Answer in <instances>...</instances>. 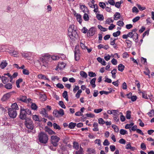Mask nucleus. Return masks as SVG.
Here are the masks:
<instances>
[{"instance_id": "c9c22d12", "label": "nucleus", "mask_w": 154, "mask_h": 154, "mask_svg": "<svg viewBox=\"0 0 154 154\" xmlns=\"http://www.w3.org/2000/svg\"><path fill=\"white\" fill-rule=\"evenodd\" d=\"M32 119L35 121L38 122H41V120L39 119L38 116L36 115L32 116Z\"/></svg>"}, {"instance_id": "0e129e2a", "label": "nucleus", "mask_w": 154, "mask_h": 154, "mask_svg": "<svg viewBox=\"0 0 154 154\" xmlns=\"http://www.w3.org/2000/svg\"><path fill=\"white\" fill-rule=\"evenodd\" d=\"M23 74L25 75H28L29 73V70L26 69H23Z\"/></svg>"}, {"instance_id": "7ed1b4c3", "label": "nucleus", "mask_w": 154, "mask_h": 154, "mask_svg": "<svg viewBox=\"0 0 154 154\" xmlns=\"http://www.w3.org/2000/svg\"><path fill=\"white\" fill-rule=\"evenodd\" d=\"M24 125L28 129L31 130L33 129V124L31 119L29 118L25 119Z\"/></svg>"}, {"instance_id": "72a5a7b5", "label": "nucleus", "mask_w": 154, "mask_h": 154, "mask_svg": "<svg viewBox=\"0 0 154 154\" xmlns=\"http://www.w3.org/2000/svg\"><path fill=\"white\" fill-rule=\"evenodd\" d=\"M5 75H7L8 77H9L10 78V82L11 83H13L14 82H13V79L14 78L12 77H11V75L9 73H4V74Z\"/></svg>"}, {"instance_id": "9b49d317", "label": "nucleus", "mask_w": 154, "mask_h": 154, "mask_svg": "<svg viewBox=\"0 0 154 154\" xmlns=\"http://www.w3.org/2000/svg\"><path fill=\"white\" fill-rule=\"evenodd\" d=\"M40 113L42 115V116L44 117L49 118L50 116H48V114L47 113L46 110L45 108H43L41 109Z\"/></svg>"}, {"instance_id": "a211bd4d", "label": "nucleus", "mask_w": 154, "mask_h": 154, "mask_svg": "<svg viewBox=\"0 0 154 154\" xmlns=\"http://www.w3.org/2000/svg\"><path fill=\"white\" fill-rule=\"evenodd\" d=\"M80 8L84 13L88 11L87 8L85 5H80Z\"/></svg>"}, {"instance_id": "774afa93", "label": "nucleus", "mask_w": 154, "mask_h": 154, "mask_svg": "<svg viewBox=\"0 0 154 154\" xmlns=\"http://www.w3.org/2000/svg\"><path fill=\"white\" fill-rule=\"evenodd\" d=\"M140 18V17L139 16L136 17L132 20V21L133 23H135L138 21Z\"/></svg>"}, {"instance_id": "e2e57ef3", "label": "nucleus", "mask_w": 154, "mask_h": 154, "mask_svg": "<svg viewBox=\"0 0 154 154\" xmlns=\"http://www.w3.org/2000/svg\"><path fill=\"white\" fill-rule=\"evenodd\" d=\"M98 123L100 124L103 125L105 124V122L102 118H100L98 119Z\"/></svg>"}, {"instance_id": "c85d7f7f", "label": "nucleus", "mask_w": 154, "mask_h": 154, "mask_svg": "<svg viewBox=\"0 0 154 154\" xmlns=\"http://www.w3.org/2000/svg\"><path fill=\"white\" fill-rule=\"evenodd\" d=\"M117 70L116 69H114L111 72V73L112 74V77L114 79L116 78V74L117 73Z\"/></svg>"}, {"instance_id": "f03ea898", "label": "nucleus", "mask_w": 154, "mask_h": 154, "mask_svg": "<svg viewBox=\"0 0 154 154\" xmlns=\"http://www.w3.org/2000/svg\"><path fill=\"white\" fill-rule=\"evenodd\" d=\"M74 26L73 25H70L68 29V36L71 39H74L78 36V35L75 30L74 29Z\"/></svg>"}, {"instance_id": "49530a36", "label": "nucleus", "mask_w": 154, "mask_h": 154, "mask_svg": "<svg viewBox=\"0 0 154 154\" xmlns=\"http://www.w3.org/2000/svg\"><path fill=\"white\" fill-rule=\"evenodd\" d=\"M134 125V123H131L129 124H127L125 126V128L126 129L130 128Z\"/></svg>"}, {"instance_id": "0eeeda50", "label": "nucleus", "mask_w": 154, "mask_h": 154, "mask_svg": "<svg viewBox=\"0 0 154 154\" xmlns=\"http://www.w3.org/2000/svg\"><path fill=\"white\" fill-rule=\"evenodd\" d=\"M8 114L11 118H15L17 116V112L15 109H8Z\"/></svg>"}, {"instance_id": "393cba45", "label": "nucleus", "mask_w": 154, "mask_h": 154, "mask_svg": "<svg viewBox=\"0 0 154 154\" xmlns=\"http://www.w3.org/2000/svg\"><path fill=\"white\" fill-rule=\"evenodd\" d=\"M125 66L122 64H119L118 66V69L119 71L122 72L124 70Z\"/></svg>"}, {"instance_id": "39448f33", "label": "nucleus", "mask_w": 154, "mask_h": 154, "mask_svg": "<svg viewBox=\"0 0 154 154\" xmlns=\"http://www.w3.org/2000/svg\"><path fill=\"white\" fill-rule=\"evenodd\" d=\"M137 30V29L135 28L133 29L131 32H132L133 39L136 43L138 41V35L136 32Z\"/></svg>"}, {"instance_id": "dca6fc26", "label": "nucleus", "mask_w": 154, "mask_h": 154, "mask_svg": "<svg viewBox=\"0 0 154 154\" xmlns=\"http://www.w3.org/2000/svg\"><path fill=\"white\" fill-rule=\"evenodd\" d=\"M45 131L48 133L50 135L55 134L56 133L52 130L51 129L49 128H46Z\"/></svg>"}, {"instance_id": "f3484780", "label": "nucleus", "mask_w": 154, "mask_h": 154, "mask_svg": "<svg viewBox=\"0 0 154 154\" xmlns=\"http://www.w3.org/2000/svg\"><path fill=\"white\" fill-rule=\"evenodd\" d=\"M132 35V32H129L128 33L127 35H123L122 36V38L124 39H127L129 37L130 38H133Z\"/></svg>"}, {"instance_id": "4d7b16f0", "label": "nucleus", "mask_w": 154, "mask_h": 154, "mask_svg": "<svg viewBox=\"0 0 154 154\" xmlns=\"http://www.w3.org/2000/svg\"><path fill=\"white\" fill-rule=\"evenodd\" d=\"M140 147L141 149L143 150H145L146 149V144L144 143H141Z\"/></svg>"}, {"instance_id": "5701e85b", "label": "nucleus", "mask_w": 154, "mask_h": 154, "mask_svg": "<svg viewBox=\"0 0 154 154\" xmlns=\"http://www.w3.org/2000/svg\"><path fill=\"white\" fill-rule=\"evenodd\" d=\"M121 16L119 12H117L115 13L114 15V20H117L120 18Z\"/></svg>"}, {"instance_id": "cd10ccee", "label": "nucleus", "mask_w": 154, "mask_h": 154, "mask_svg": "<svg viewBox=\"0 0 154 154\" xmlns=\"http://www.w3.org/2000/svg\"><path fill=\"white\" fill-rule=\"evenodd\" d=\"M96 17L98 20L100 21L103 20L104 19V17L102 14H96Z\"/></svg>"}, {"instance_id": "58836bf2", "label": "nucleus", "mask_w": 154, "mask_h": 154, "mask_svg": "<svg viewBox=\"0 0 154 154\" xmlns=\"http://www.w3.org/2000/svg\"><path fill=\"white\" fill-rule=\"evenodd\" d=\"M31 108L32 109L36 110L37 109L38 106L35 103H32L31 105Z\"/></svg>"}, {"instance_id": "8fccbe9b", "label": "nucleus", "mask_w": 154, "mask_h": 154, "mask_svg": "<svg viewBox=\"0 0 154 154\" xmlns=\"http://www.w3.org/2000/svg\"><path fill=\"white\" fill-rule=\"evenodd\" d=\"M88 75L91 77H95L96 76L95 73L92 72H88Z\"/></svg>"}, {"instance_id": "a18cd8bd", "label": "nucleus", "mask_w": 154, "mask_h": 154, "mask_svg": "<svg viewBox=\"0 0 154 154\" xmlns=\"http://www.w3.org/2000/svg\"><path fill=\"white\" fill-rule=\"evenodd\" d=\"M53 114L54 116L56 117L59 118V116L58 114V110H54L53 111Z\"/></svg>"}, {"instance_id": "412c9836", "label": "nucleus", "mask_w": 154, "mask_h": 154, "mask_svg": "<svg viewBox=\"0 0 154 154\" xmlns=\"http://www.w3.org/2000/svg\"><path fill=\"white\" fill-rule=\"evenodd\" d=\"M11 107V108H10V109H15L16 110L19 109L18 106L16 103L12 104Z\"/></svg>"}, {"instance_id": "ea45409f", "label": "nucleus", "mask_w": 154, "mask_h": 154, "mask_svg": "<svg viewBox=\"0 0 154 154\" xmlns=\"http://www.w3.org/2000/svg\"><path fill=\"white\" fill-rule=\"evenodd\" d=\"M126 117L127 119H130L131 118V112L130 111H128L126 112Z\"/></svg>"}, {"instance_id": "6e6d98bb", "label": "nucleus", "mask_w": 154, "mask_h": 154, "mask_svg": "<svg viewBox=\"0 0 154 154\" xmlns=\"http://www.w3.org/2000/svg\"><path fill=\"white\" fill-rule=\"evenodd\" d=\"M99 5L100 7L103 9H104L106 7V5L105 3L103 2H100L99 3Z\"/></svg>"}, {"instance_id": "864d4df0", "label": "nucleus", "mask_w": 154, "mask_h": 154, "mask_svg": "<svg viewBox=\"0 0 154 154\" xmlns=\"http://www.w3.org/2000/svg\"><path fill=\"white\" fill-rule=\"evenodd\" d=\"M121 33V32L120 31H118L116 32H114L113 33V35L115 37H116L119 35Z\"/></svg>"}, {"instance_id": "09e8293b", "label": "nucleus", "mask_w": 154, "mask_h": 154, "mask_svg": "<svg viewBox=\"0 0 154 154\" xmlns=\"http://www.w3.org/2000/svg\"><path fill=\"white\" fill-rule=\"evenodd\" d=\"M112 127L114 129L115 132H118L119 131V129L117 126L114 125H112Z\"/></svg>"}, {"instance_id": "6e6552de", "label": "nucleus", "mask_w": 154, "mask_h": 154, "mask_svg": "<svg viewBox=\"0 0 154 154\" xmlns=\"http://www.w3.org/2000/svg\"><path fill=\"white\" fill-rule=\"evenodd\" d=\"M27 114H26L25 109L21 108L20 110V118L22 119H25L27 118L26 117V115Z\"/></svg>"}, {"instance_id": "5fc2aeb1", "label": "nucleus", "mask_w": 154, "mask_h": 154, "mask_svg": "<svg viewBox=\"0 0 154 154\" xmlns=\"http://www.w3.org/2000/svg\"><path fill=\"white\" fill-rule=\"evenodd\" d=\"M124 24V23L121 20H119L117 22V24L120 26H123Z\"/></svg>"}, {"instance_id": "c756f323", "label": "nucleus", "mask_w": 154, "mask_h": 154, "mask_svg": "<svg viewBox=\"0 0 154 154\" xmlns=\"http://www.w3.org/2000/svg\"><path fill=\"white\" fill-rule=\"evenodd\" d=\"M125 41L127 44V47L128 48H130L132 45V42L129 39H126Z\"/></svg>"}, {"instance_id": "bf43d9fd", "label": "nucleus", "mask_w": 154, "mask_h": 154, "mask_svg": "<svg viewBox=\"0 0 154 154\" xmlns=\"http://www.w3.org/2000/svg\"><path fill=\"white\" fill-rule=\"evenodd\" d=\"M142 96L143 98H145L146 99H148V98L147 96V95L146 94V91H144L143 92H142Z\"/></svg>"}, {"instance_id": "ddd939ff", "label": "nucleus", "mask_w": 154, "mask_h": 154, "mask_svg": "<svg viewBox=\"0 0 154 154\" xmlns=\"http://www.w3.org/2000/svg\"><path fill=\"white\" fill-rule=\"evenodd\" d=\"M95 31L94 27L90 28L87 33L88 35L89 36H93L95 34Z\"/></svg>"}, {"instance_id": "79ce46f5", "label": "nucleus", "mask_w": 154, "mask_h": 154, "mask_svg": "<svg viewBox=\"0 0 154 154\" xmlns=\"http://www.w3.org/2000/svg\"><path fill=\"white\" fill-rule=\"evenodd\" d=\"M114 20L112 19V18H108L106 21V23L109 24L111 23H113Z\"/></svg>"}, {"instance_id": "13d9d810", "label": "nucleus", "mask_w": 154, "mask_h": 154, "mask_svg": "<svg viewBox=\"0 0 154 154\" xmlns=\"http://www.w3.org/2000/svg\"><path fill=\"white\" fill-rule=\"evenodd\" d=\"M10 51L9 53L11 54L14 57L18 54V52L16 51Z\"/></svg>"}, {"instance_id": "7c9ffc66", "label": "nucleus", "mask_w": 154, "mask_h": 154, "mask_svg": "<svg viewBox=\"0 0 154 154\" xmlns=\"http://www.w3.org/2000/svg\"><path fill=\"white\" fill-rule=\"evenodd\" d=\"M76 125V124L75 123L71 122L69 123L68 125V128L70 129H73L74 128Z\"/></svg>"}, {"instance_id": "338daca9", "label": "nucleus", "mask_w": 154, "mask_h": 154, "mask_svg": "<svg viewBox=\"0 0 154 154\" xmlns=\"http://www.w3.org/2000/svg\"><path fill=\"white\" fill-rule=\"evenodd\" d=\"M51 58L52 60H59L60 59V57L57 55H53L51 57Z\"/></svg>"}, {"instance_id": "bb28decb", "label": "nucleus", "mask_w": 154, "mask_h": 154, "mask_svg": "<svg viewBox=\"0 0 154 154\" xmlns=\"http://www.w3.org/2000/svg\"><path fill=\"white\" fill-rule=\"evenodd\" d=\"M5 88L7 89H11L12 88V85L10 83H8L4 85Z\"/></svg>"}, {"instance_id": "20e7f679", "label": "nucleus", "mask_w": 154, "mask_h": 154, "mask_svg": "<svg viewBox=\"0 0 154 154\" xmlns=\"http://www.w3.org/2000/svg\"><path fill=\"white\" fill-rule=\"evenodd\" d=\"M60 139V138L56 135L52 136L51 137V143L54 147H57Z\"/></svg>"}, {"instance_id": "f8f14e48", "label": "nucleus", "mask_w": 154, "mask_h": 154, "mask_svg": "<svg viewBox=\"0 0 154 154\" xmlns=\"http://www.w3.org/2000/svg\"><path fill=\"white\" fill-rule=\"evenodd\" d=\"M27 97L25 96H20L19 97L17 98V100L18 101H21L25 103L26 102V99Z\"/></svg>"}, {"instance_id": "9d476101", "label": "nucleus", "mask_w": 154, "mask_h": 154, "mask_svg": "<svg viewBox=\"0 0 154 154\" xmlns=\"http://www.w3.org/2000/svg\"><path fill=\"white\" fill-rule=\"evenodd\" d=\"M21 54L23 57L27 60H30V57L32 56V53L30 52H23L21 53Z\"/></svg>"}, {"instance_id": "de8ad7c7", "label": "nucleus", "mask_w": 154, "mask_h": 154, "mask_svg": "<svg viewBox=\"0 0 154 154\" xmlns=\"http://www.w3.org/2000/svg\"><path fill=\"white\" fill-rule=\"evenodd\" d=\"M112 91V90L109 91H102L100 92V93L101 95L103 94H105L106 95H107L109 93H110Z\"/></svg>"}, {"instance_id": "423d86ee", "label": "nucleus", "mask_w": 154, "mask_h": 154, "mask_svg": "<svg viewBox=\"0 0 154 154\" xmlns=\"http://www.w3.org/2000/svg\"><path fill=\"white\" fill-rule=\"evenodd\" d=\"M49 57V55L47 54H45L42 56V57L40 58V64L43 66H45V65L47 63V61Z\"/></svg>"}, {"instance_id": "b1692460", "label": "nucleus", "mask_w": 154, "mask_h": 154, "mask_svg": "<svg viewBox=\"0 0 154 154\" xmlns=\"http://www.w3.org/2000/svg\"><path fill=\"white\" fill-rule=\"evenodd\" d=\"M145 71L143 72V73L145 74V75H147L148 76V78L150 79V78L149 74L150 73V70L148 68H145Z\"/></svg>"}, {"instance_id": "4468645a", "label": "nucleus", "mask_w": 154, "mask_h": 154, "mask_svg": "<svg viewBox=\"0 0 154 154\" xmlns=\"http://www.w3.org/2000/svg\"><path fill=\"white\" fill-rule=\"evenodd\" d=\"M75 16L76 17L77 20L80 24H81L82 22V16L78 14H77L76 15L75 14Z\"/></svg>"}, {"instance_id": "a19ab883", "label": "nucleus", "mask_w": 154, "mask_h": 154, "mask_svg": "<svg viewBox=\"0 0 154 154\" xmlns=\"http://www.w3.org/2000/svg\"><path fill=\"white\" fill-rule=\"evenodd\" d=\"M98 28L100 29L101 31L105 32L107 30V29L106 28L103 27L100 25H98Z\"/></svg>"}, {"instance_id": "2eb2a0df", "label": "nucleus", "mask_w": 154, "mask_h": 154, "mask_svg": "<svg viewBox=\"0 0 154 154\" xmlns=\"http://www.w3.org/2000/svg\"><path fill=\"white\" fill-rule=\"evenodd\" d=\"M4 75L3 76L1 77L2 82L4 84H6L9 81L8 77H6Z\"/></svg>"}, {"instance_id": "a878e982", "label": "nucleus", "mask_w": 154, "mask_h": 154, "mask_svg": "<svg viewBox=\"0 0 154 154\" xmlns=\"http://www.w3.org/2000/svg\"><path fill=\"white\" fill-rule=\"evenodd\" d=\"M38 78L39 79H46L47 80H49V79L47 78L46 76L42 74H39L38 75Z\"/></svg>"}, {"instance_id": "6ab92c4d", "label": "nucleus", "mask_w": 154, "mask_h": 154, "mask_svg": "<svg viewBox=\"0 0 154 154\" xmlns=\"http://www.w3.org/2000/svg\"><path fill=\"white\" fill-rule=\"evenodd\" d=\"M126 149H130L131 150L134 151L135 149V148L134 147H132L131 145V143H129L126 146Z\"/></svg>"}, {"instance_id": "aec40b11", "label": "nucleus", "mask_w": 154, "mask_h": 154, "mask_svg": "<svg viewBox=\"0 0 154 154\" xmlns=\"http://www.w3.org/2000/svg\"><path fill=\"white\" fill-rule=\"evenodd\" d=\"M7 65L8 63L6 61L3 60L0 64V67L2 69H3Z\"/></svg>"}, {"instance_id": "680f3d73", "label": "nucleus", "mask_w": 154, "mask_h": 154, "mask_svg": "<svg viewBox=\"0 0 154 154\" xmlns=\"http://www.w3.org/2000/svg\"><path fill=\"white\" fill-rule=\"evenodd\" d=\"M132 11L133 12H135V13H137L139 12L138 10V9L135 6H134L133 8L132 9Z\"/></svg>"}, {"instance_id": "4c0bfd02", "label": "nucleus", "mask_w": 154, "mask_h": 154, "mask_svg": "<svg viewBox=\"0 0 154 154\" xmlns=\"http://www.w3.org/2000/svg\"><path fill=\"white\" fill-rule=\"evenodd\" d=\"M83 18L85 21H88L89 19V18L88 14L85 13L83 16Z\"/></svg>"}, {"instance_id": "c03bdc74", "label": "nucleus", "mask_w": 154, "mask_h": 154, "mask_svg": "<svg viewBox=\"0 0 154 154\" xmlns=\"http://www.w3.org/2000/svg\"><path fill=\"white\" fill-rule=\"evenodd\" d=\"M53 126L54 128L55 129H58L60 130L61 129V128L60 126L56 123H54L53 124Z\"/></svg>"}, {"instance_id": "69168bd1", "label": "nucleus", "mask_w": 154, "mask_h": 154, "mask_svg": "<svg viewBox=\"0 0 154 154\" xmlns=\"http://www.w3.org/2000/svg\"><path fill=\"white\" fill-rule=\"evenodd\" d=\"M82 92V91L81 90H79L77 93L75 94V97L78 98L80 97V94Z\"/></svg>"}, {"instance_id": "473e14b6", "label": "nucleus", "mask_w": 154, "mask_h": 154, "mask_svg": "<svg viewBox=\"0 0 154 154\" xmlns=\"http://www.w3.org/2000/svg\"><path fill=\"white\" fill-rule=\"evenodd\" d=\"M73 147L76 150H78L79 149V146L77 142L76 141L73 142Z\"/></svg>"}, {"instance_id": "2f4dec72", "label": "nucleus", "mask_w": 154, "mask_h": 154, "mask_svg": "<svg viewBox=\"0 0 154 154\" xmlns=\"http://www.w3.org/2000/svg\"><path fill=\"white\" fill-rule=\"evenodd\" d=\"M74 52L75 60L76 61H77L80 59L79 54L77 53L76 51H75Z\"/></svg>"}, {"instance_id": "f704fd0d", "label": "nucleus", "mask_w": 154, "mask_h": 154, "mask_svg": "<svg viewBox=\"0 0 154 154\" xmlns=\"http://www.w3.org/2000/svg\"><path fill=\"white\" fill-rule=\"evenodd\" d=\"M58 112L59 117L63 116L64 115V111L62 109H60L59 111H58Z\"/></svg>"}, {"instance_id": "603ef678", "label": "nucleus", "mask_w": 154, "mask_h": 154, "mask_svg": "<svg viewBox=\"0 0 154 154\" xmlns=\"http://www.w3.org/2000/svg\"><path fill=\"white\" fill-rule=\"evenodd\" d=\"M59 105L63 108L65 109L66 108V106L64 104V103L63 101H60L59 102Z\"/></svg>"}, {"instance_id": "f257e3e1", "label": "nucleus", "mask_w": 154, "mask_h": 154, "mask_svg": "<svg viewBox=\"0 0 154 154\" xmlns=\"http://www.w3.org/2000/svg\"><path fill=\"white\" fill-rule=\"evenodd\" d=\"M38 138L39 142L43 144L47 143L48 140V135L43 131H41L38 134Z\"/></svg>"}, {"instance_id": "1a4fd4ad", "label": "nucleus", "mask_w": 154, "mask_h": 154, "mask_svg": "<svg viewBox=\"0 0 154 154\" xmlns=\"http://www.w3.org/2000/svg\"><path fill=\"white\" fill-rule=\"evenodd\" d=\"M12 92H10L5 94L2 98L1 100L2 101H5L8 100L12 95Z\"/></svg>"}, {"instance_id": "e433bc0d", "label": "nucleus", "mask_w": 154, "mask_h": 154, "mask_svg": "<svg viewBox=\"0 0 154 154\" xmlns=\"http://www.w3.org/2000/svg\"><path fill=\"white\" fill-rule=\"evenodd\" d=\"M80 75L83 78H86L87 76L88 75L85 72L83 71H81L80 72Z\"/></svg>"}, {"instance_id": "052dcab7", "label": "nucleus", "mask_w": 154, "mask_h": 154, "mask_svg": "<svg viewBox=\"0 0 154 154\" xmlns=\"http://www.w3.org/2000/svg\"><path fill=\"white\" fill-rule=\"evenodd\" d=\"M103 144L104 146H108L109 145L110 143L107 139L105 140Z\"/></svg>"}, {"instance_id": "4be33fe9", "label": "nucleus", "mask_w": 154, "mask_h": 154, "mask_svg": "<svg viewBox=\"0 0 154 154\" xmlns=\"http://www.w3.org/2000/svg\"><path fill=\"white\" fill-rule=\"evenodd\" d=\"M96 80V78H94L91 79L90 82V84L92 86V87L93 88H94L96 86V85H95V81Z\"/></svg>"}, {"instance_id": "3c124183", "label": "nucleus", "mask_w": 154, "mask_h": 154, "mask_svg": "<svg viewBox=\"0 0 154 154\" xmlns=\"http://www.w3.org/2000/svg\"><path fill=\"white\" fill-rule=\"evenodd\" d=\"M120 133L122 135H125L128 134L127 131L123 129H121L120 131Z\"/></svg>"}, {"instance_id": "37998d69", "label": "nucleus", "mask_w": 154, "mask_h": 154, "mask_svg": "<svg viewBox=\"0 0 154 154\" xmlns=\"http://www.w3.org/2000/svg\"><path fill=\"white\" fill-rule=\"evenodd\" d=\"M93 8H94V12L96 13V14L97 12L98 13L100 12L98 11V7L97 5L96 4L95 5L93 4Z\"/></svg>"}]
</instances>
